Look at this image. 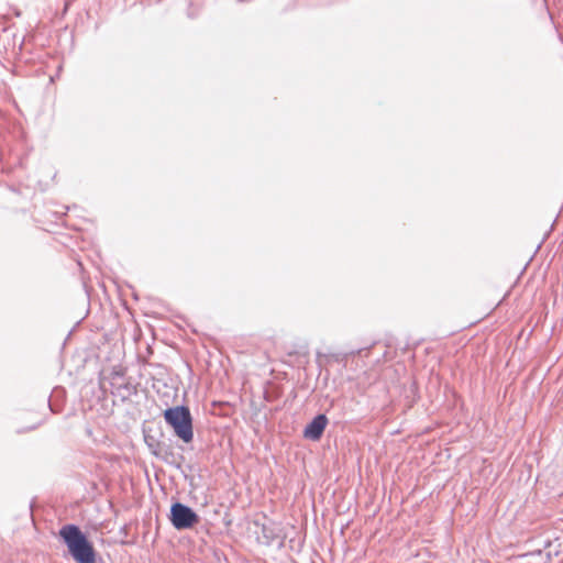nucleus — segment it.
Segmentation results:
<instances>
[{
    "label": "nucleus",
    "instance_id": "1",
    "mask_svg": "<svg viewBox=\"0 0 563 563\" xmlns=\"http://www.w3.org/2000/svg\"><path fill=\"white\" fill-rule=\"evenodd\" d=\"M59 536L77 563H95L96 553L92 544L75 525H66L59 530Z\"/></svg>",
    "mask_w": 563,
    "mask_h": 563
},
{
    "label": "nucleus",
    "instance_id": "2",
    "mask_svg": "<svg viewBox=\"0 0 563 563\" xmlns=\"http://www.w3.org/2000/svg\"><path fill=\"white\" fill-rule=\"evenodd\" d=\"M166 422L174 429L176 435L184 442L192 441V423L189 409L184 406L166 409L164 411Z\"/></svg>",
    "mask_w": 563,
    "mask_h": 563
},
{
    "label": "nucleus",
    "instance_id": "3",
    "mask_svg": "<svg viewBox=\"0 0 563 563\" xmlns=\"http://www.w3.org/2000/svg\"><path fill=\"white\" fill-rule=\"evenodd\" d=\"M170 521L176 529L181 530L195 526L199 518L189 507L176 503L170 509Z\"/></svg>",
    "mask_w": 563,
    "mask_h": 563
},
{
    "label": "nucleus",
    "instance_id": "4",
    "mask_svg": "<svg viewBox=\"0 0 563 563\" xmlns=\"http://www.w3.org/2000/svg\"><path fill=\"white\" fill-rule=\"evenodd\" d=\"M328 419L324 415L317 416L305 429L303 435L307 439L319 440L327 427Z\"/></svg>",
    "mask_w": 563,
    "mask_h": 563
}]
</instances>
